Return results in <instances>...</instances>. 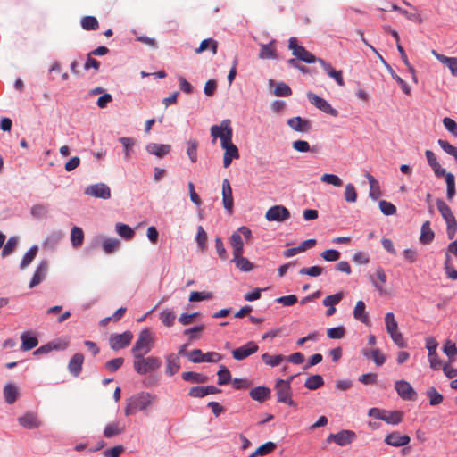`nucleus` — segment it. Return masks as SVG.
I'll return each mask as SVG.
<instances>
[{"instance_id":"4468645a","label":"nucleus","mask_w":457,"mask_h":457,"mask_svg":"<svg viewBox=\"0 0 457 457\" xmlns=\"http://www.w3.org/2000/svg\"><path fill=\"white\" fill-rule=\"evenodd\" d=\"M85 194L102 199H109L111 197V190L109 187L104 183H97L87 187Z\"/></svg>"},{"instance_id":"393cba45","label":"nucleus","mask_w":457,"mask_h":457,"mask_svg":"<svg viewBox=\"0 0 457 457\" xmlns=\"http://www.w3.org/2000/svg\"><path fill=\"white\" fill-rule=\"evenodd\" d=\"M261 49L259 52V58L262 60L266 59H276V40H271L268 44H261Z\"/></svg>"},{"instance_id":"de8ad7c7","label":"nucleus","mask_w":457,"mask_h":457,"mask_svg":"<svg viewBox=\"0 0 457 457\" xmlns=\"http://www.w3.org/2000/svg\"><path fill=\"white\" fill-rule=\"evenodd\" d=\"M427 396L429 399V404L432 406L440 404L444 400L443 395L435 387L428 389Z\"/></svg>"},{"instance_id":"a878e982","label":"nucleus","mask_w":457,"mask_h":457,"mask_svg":"<svg viewBox=\"0 0 457 457\" xmlns=\"http://www.w3.org/2000/svg\"><path fill=\"white\" fill-rule=\"evenodd\" d=\"M365 177L367 178L370 184V197L373 200H378L382 195L378 181L369 172H366Z\"/></svg>"},{"instance_id":"5701e85b","label":"nucleus","mask_w":457,"mask_h":457,"mask_svg":"<svg viewBox=\"0 0 457 457\" xmlns=\"http://www.w3.org/2000/svg\"><path fill=\"white\" fill-rule=\"evenodd\" d=\"M84 362V356L82 353H75L69 361L68 370L69 372L74 377H78L82 370V365Z\"/></svg>"},{"instance_id":"58836bf2","label":"nucleus","mask_w":457,"mask_h":457,"mask_svg":"<svg viewBox=\"0 0 457 457\" xmlns=\"http://www.w3.org/2000/svg\"><path fill=\"white\" fill-rule=\"evenodd\" d=\"M71 242L74 248H78L82 245L84 242V232L82 228L79 227H73L71 228Z\"/></svg>"},{"instance_id":"a18cd8bd","label":"nucleus","mask_w":457,"mask_h":457,"mask_svg":"<svg viewBox=\"0 0 457 457\" xmlns=\"http://www.w3.org/2000/svg\"><path fill=\"white\" fill-rule=\"evenodd\" d=\"M81 27L85 30H96L99 27L98 21L94 16H85L81 19Z\"/></svg>"},{"instance_id":"1a4fd4ad","label":"nucleus","mask_w":457,"mask_h":457,"mask_svg":"<svg viewBox=\"0 0 457 457\" xmlns=\"http://www.w3.org/2000/svg\"><path fill=\"white\" fill-rule=\"evenodd\" d=\"M395 388L398 395L406 401H414L417 397V393L411 385L403 379L397 380L395 383Z\"/></svg>"},{"instance_id":"9b49d317","label":"nucleus","mask_w":457,"mask_h":457,"mask_svg":"<svg viewBox=\"0 0 457 457\" xmlns=\"http://www.w3.org/2000/svg\"><path fill=\"white\" fill-rule=\"evenodd\" d=\"M133 338L130 331H125L122 334H113L110 337L109 344L112 350H120L127 347Z\"/></svg>"},{"instance_id":"09e8293b","label":"nucleus","mask_w":457,"mask_h":457,"mask_svg":"<svg viewBox=\"0 0 457 457\" xmlns=\"http://www.w3.org/2000/svg\"><path fill=\"white\" fill-rule=\"evenodd\" d=\"M38 251V248L37 245L32 246L23 256L21 262V268L25 269L27 266H29L33 260L35 259L37 253Z\"/></svg>"},{"instance_id":"cd10ccee","label":"nucleus","mask_w":457,"mask_h":457,"mask_svg":"<svg viewBox=\"0 0 457 457\" xmlns=\"http://www.w3.org/2000/svg\"><path fill=\"white\" fill-rule=\"evenodd\" d=\"M435 233L430 228V221L427 220L421 226L420 242L422 245H428L433 241Z\"/></svg>"},{"instance_id":"0e129e2a","label":"nucleus","mask_w":457,"mask_h":457,"mask_svg":"<svg viewBox=\"0 0 457 457\" xmlns=\"http://www.w3.org/2000/svg\"><path fill=\"white\" fill-rule=\"evenodd\" d=\"M124 363V359L121 357H118L112 360H110L105 362L104 367L110 372H115L118 370Z\"/></svg>"},{"instance_id":"864d4df0","label":"nucleus","mask_w":457,"mask_h":457,"mask_svg":"<svg viewBox=\"0 0 457 457\" xmlns=\"http://www.w3.org/2000/svg\"><path fill=\"white\" fill-rule=\"evenodd\" d=\"M212 297H213V295L211 292H207V291H202V292L193 291L189 295V301L190 302H198V301H203V300H211V299H212Z\"/></svg>"},{"instance_id":"0eeeda50","label":"nucleus","mask_w":457,"mask_h":457,"mask_svg":"<svg viewBox=\"0 0 457 457\" xmlns=\"http://www.w3.org/2000/svg\"><path fill=\"white\" fill-rule=\"evenodd\" d=\"M288 48L292 51L293 55L306 63H314L317 61V58L311 52L298 45L295 37L289 38Z\"/></svg>"},{"instance_id":"f3484780","label":"nucleus","mask_w":457,"mask_h":457,"mask_svg":"<svg viewBox=\"0 0 457 457\" xmlns=\"http://www.w3.org/2000/svg\"><path fill=\"white\" fill-rule=\"evenodd\" d=\"M411 441V438L407 435H401L400 432L395 431L390 434H388L385 439L384 442L388 445L395 447H400L408 445Z\"/></svg>"},{"instance_id":"c85d7f7f","label":"nucleus","mask_w":457,"mask_h":457,"mask_svg":"<svg viewBox=\"0 0 457 457\" xmlns=\"http://www.w3.org/2000/svg\"><path fill=\"white\" fill-rule=\"evenodd\" d=\"M353 314L355 320H360L364 324L369 323V316L366 312L365 303L363 301L360 300L356 303Z\"/></svg>"},{"instance_id":"b1692460","label":"nucleus","mask_w":457,"mask_h":457,"mask_svg":"<svg viewBox=\"0 0 457 457\" xmlns=\"http://www.w3.org/2000/svg\"><path fill=\"white\" fill-rule=\"evenodd\" d=\"M425 155L429 166L432 168L436 177L445 176V174L448 173L444 168L441 167L435 154L431 150H426Z\"/></svg>"},{"instance_id":"3c124183","label":"nucleus","mask_w":457,"mask_h":457,"mask_svg":"<svg viewBox=\"0 0 457 457\" xmlns=\"http://www.w3.org/2000/svg\"><path fill=\"white\" fill-rule=\"evenodd\" d=\"M320 181L326 184L332 185L337 187H340L343 185L342 179L334 174L325 173L320 177Z\"/></svg>"},{"instance_id":"e2e57ef3","label":"nucleus","mask_w":457,"mask_h":457,"mask_svg":"<svg viewBox=\"0 0 457 457\" xmlns=\"http://www.w3.org/2000/svg\"><path fill=\"white\" fill-rule=\"evenodd\" d=\"M291 94L290 87L284 82H279L275 87L274 95L276 96H289Z\"/></svg>"},{"instance_id":"72a5a7b5","label":"nucleus","mask_w":457,"mask_h":457,"mask_svg":"<svg viewBox=\"0 0 457 457\" xmlns=\"http://www.w3.org/2000/svg\"><path fill=\"white\" fill-rule=\"evenodd\" d=\"M4 396L7 403H14L18 397L17 386L12 383L6 384L4 387Z\"/></svg>"},{"instance_id":"79ce46f5","label":"nucleus","mask_w":457,"mask_h":457,"mask_svg":"<svg viewBox=\"0 0 457 457\" xmlns=\"http://www.w3.org/2000/svg\"><path fill=\"white\" fill-rule=\"evenodd\" d=\"M323 384L324 380L320 375H312L306 379L304 386L310 390H316Z\"/></svg>"},{"instance_id":"f257e3e1","label":"nucleus","mask_w":457,"mask_h":457,"mask_svg":"<svg viewBox=\"0 0 457 457\" xmlns=\"http://www.w3.org/2000/svg\"><path fill=\"white\" fill-rule=\"evenodd\" d=\"M211 136L213 137L212 142L220 137L221 147L225 150L223 154V166L228 168L234 159L239 158L238 148L232 143L233 129L231 128L230 120H223L220 125H213L210 129Z\"/></svg>"},{"instance_id":"bf43d9fd","label":"nucleus","mask_w":457,"mask_h":457,"mask_svg":"<svg viewBox=\"0 0 457 457\" xmlns=\"http://www.w3.org/2000/svg\"><path fill=\"white\" fill-rule=\"evenodd\" d=\"M443 351L449 357L450 361H452L457 355L456 345L451 340H446L444 345Z\"/></svg>"},{"instance_id":"a19ab883","label":"nucleus","mask_w":457,"mask_h":457,"mask_svg":"<svg viewBox=\"0 0 457 457\" xmlns=\"http://www.w3.org/2000/svg\"><path fill=\"white\" fill-rule=\"evenodd\" d=\"M286 359V357L282 354L278 355H270L269 353H263L262 355V361L270 367H277L281 364V362Z\"/></svg>"},{"instance_id":"a211bd4d","label":"nucleus","mask_w":457,"mask_h":457,"mask_svg":"<svg viewBox=\"0 0 457 457\" xmlns=\"http://www.w3.org/2000/svg\"><path fill=\"white\" fill-rule=\"evenodd\" d=\"M222 202L224 208L229 213H231L233 210L234 200L232 195V188L228 179H224L222 181Z\"/></svg>"},{"instance_id":"473e14b6","label":"nucleus","mask_w":457,"mask_h":457,"mask_svg":"<svg viewBox=\"0 0 457 457\" xmlns=\"http://www.w3.org/2000/svg\"><path fill=\"white\" fill-rule=\"evenodd\" d=\"M230 245L233 249V255H235V257L238 256V254H243L244 242L240 233L235 232L232 234L230 237Z\"/></svg>"},{"instance_id":"6ab92c4d","label":"nucleus","mask_w":457,"mask_h":457,"mask_svg":"<svg viewBox=\"0 0 457 457\" xmlns=\"http://www.w3.org/2000/svg\"><path fill=\"white\" fill-rule=\"evenodd\" d=\"M148 154L155 155L158 158H163L171 151V145L166 144L150 143L145 147Z\"/></svg>"},{"instance_id":"423d86ee","label":"nucleus","mask_w":457,"mask_h":457,"mask_svg":"<svg viewBox=\"0 0 457 457\" xmlns=\"http://www.w3.org/2000/svg\"><path fill=\"white\" fill-rule=\"evenodd\" d=\"M436 206L446 223V233L449 239H453L457 231V220L451 208L441 199L436 200Z\"/></svg>"},{"instance_id":"2f4dec72","label":"nucleus","mask_w":457,"mask_h":457,"mask_svg":"<svg viewBox=\"0 0 457 457\" xmlns=\"http://www.w3.org/2000/svg\"><path fill=\"white\" fill-rule=\"evenodd\" d=\"M252 399L258 402H264L270 397V389L266 386H256L249 393Z\"/></svg>"},{"instance_id":"dca6fc26","label":"nucleus","mask_w":457,"mask_h":457,"mask_svg":"<svg viewBox=\"0 0 457 457\" xmlns=\"http://www.w3.org/2000/svg\"><path fill=\"white\" fill-rule=\"evenodd\" d=\"M287 123L292 129L301 133L309 132L312 129V122L300 116L288 119Z\"/></svg>"},{"instance_id":"338daca9","label":"nucleus","mask_w":457,"mask_h":457,"mask_svg":"<svg viewBox=\"0 0 457 457\" xmlns=\"http://www.w3.org/2000/svg\"><path fill=\"white\" fill-rule=\"evenodd\" d=\"M120 245V241L117 239H105L103 242V249L106 253H113Z\"/></svg>"},{"instance_id":"680f3d73","label":"nucleus","mask_w":457,"mask_h":457,"mask_svg":"<svg viewBox=\"0 0 457 457\" xmlns=\"http://www.w3.org/2000/svg\"><path fill=\"white\" fill-rule=\"evenodd\" d=\"M438 145L440 147L449 155H452L454 157V159L457 161V147L451 145L448 141L439 139Z\"/></svg>"},{"instance_id":"4d7b16f0","label":"nucleus","mask_w":457,"mask_h":457,"mask_svg":"<svg viewBox=\"0 0 457 457\" xmlns=\"http://www.w3.org/2000/svg\"><path fill=\"white\" fill-rule=\"evenodd\" d=\"M217 375H218V384L220 386L227 385L231 379L230 371L224 365L220 366V370L218 371Z\"/></svg>"},{"instance_id":"e433bc0d","label":"nucleus","mask_w":457,"mask_h":457,"mask_svg":"<svg viewBox=\"0 0 457 457\" xmlns=\"http://www.w3.org/2000/svg\"><path fill=\"white\" fill-rule=\"evenodd\" d=\"M182 378L185 381L197 384L205 383L208 381L207 376L194 371H187L182 373Z\"/></svg>"},{"instance_id":"f8f14e48","label":"nucleus","mask_w":457,"mask_h":457,"mask_svg":"<svg viewBox=\"0 0 457 457\" xmlns=\"http://www.w3.org/2000/svg\"><path fill=\"white\" fill-rule=\"evenodd\" d=\"M290 212L283 205H274L270 207L265 214V218L269 221H278L282 222L286 220L289 219Z\"/></svg>"},{"instance_id":"aec40b11","label":"nucleus","mask_w":457,"mask_h":457,"mask_svg":"<svg viewBox=\"0 0 457 457\" xmlns=\"http://www.w3.org/2000/svg\"><path fill=\"white\" fill-rule=\"evenodd\" d=\"M47 270H48L47 261L40 262V263L37 265V267L34 272V275L32 277V279L29 283L30 288L37 286L45 279Z\"/></svg>"},{"instance_id":"052dcab7","label":"nucleus","mask_w":457,"mask_h":457,"mask_svg":"<svg viewBox=\"0 0 457 457\" xmlns=\"http://www.w3.org/2000/svg\"><path fill=\"white\" fill-rule=\"evenodd\" d=\"M195 240H196L200 249L202 251H204L206 248V244H207V233L205 232V230L204 229V228L202 226H199L197 228V234H196Z\"/></svg>"},{"instance_id":"ddd939ff","label":"nucleus","mask_w":457,"mask_h":457,"mask_svg":"<svg viewBox=\"0 0 457 457\" xmlns=\"http://www.w3.org/2000/svg\"><path fill=\"white\" fill-rule=\"evenodd\" d=\"M259 347L253 341H250L245 345L236 348L232 351V356L237 361H241L248 356L255 353L258 351Z\"/></svg>"},{"instance_id":"69168bd1","label":"nucleus","mask_w":457,"mask_h":457,"mask_svg":"<svg viewBox=\"0 0 457 457\" xmlns=\"http://www.w3.org/2000/svg\"><path fill=\"white\" fill-rule=\"evenodd\" d=\"M345 335V328L343 326L331 328L327 330V336L332 339H341Z\"/></svg>"},{"instance_id":"c03bdc74","label":"nucleus","mask_w":457,"mask_h":457,"mask_svg":"<svg viewBox=\"0 0 457 457\" xmlns=\"http://www.w3.org/2000/svg\"><path fill=\"white\" fill-rule=\"evenodd\" d=\"M119 141L122 144L124 148V159L129 161L131 157L132 147L135 145V140L131 137H120Z\"/></svg>"},{"instance_id":"39448f33","label":"nucleus","mask_w":457,"mask_h":457,"mask_svg":"<svg viewBox=\"0 0 457 457\" xmlns=\"http://www.w3.org/2000/svg\"><path fill=\"white\" fill-rule=\"evenodd\" d=\"M294 378L295 376H291L287 380L279 378L276 381L275 385L278 402L286 403L292 407L296 406V403L292 399L291 381Z\"/></svg>"},{"instance_id":"2eb2a0df","label":"nucleus","mask_w":457,"mask_h":457,"mask_svg":"<svg viewBox=\"0 0 457 457\" xmlns=\"http://www.w3.org/2000/svg\"><path fill=\"white\" fill-rule=\"evenodd\" d=\"M356 437V435L353 431L351 430H342L337 434H330L328 437V441H334L338 445L344 446L351 444Z\"/></svg>"},{"instance_id":"49530a36","label":"nucleus","mask_w":457,"mask_h":457,"mask_svg":"<svg viewBox=\"0 0 457 457\" xmlns=\"http://www.w3.org/2000/svg\"><path fill=\"white\" fill-rule=\"evenodd\" d=\"M117 233L123 238L129 240L134 237V230L128 225L123 223L116 224Z\"/></svg>"},{"instance_id":"bb28decb","label":"nucleus","mask_w":457,"mask_h":457,"mask_svg":"<svg viewBox=\"0 0 457 457\" xmlns=\"http://www.w3.org/2000/svg\"><path fill=\"white\" fill-rule=\"evenodd\" d=\"M436 58L443 64L446 65L453 76H457V57H447L436 51L432 52Z\"/></svg>"},{"instance_id":"37998d69","label":"nucleus","mask_w":457,"mask_h":457,"mask_svg":"<svg viewBox=\"0 0 457 457\" xmlns=\"http://www.w3.org/2000/svg\"><path fill=\"white\" fill-rule=\"evenodd\" d=\"M175 319H176L175 312L170 309H164L160 313V320H162L163 325H165L166 327L170 328V327L173 326L174 322H175Z\"/></svg>"},{"instance_id":"4c0bfd02","label":"nucleus","mask_w":457,"mask_h":457,"mask_svg":"<svg viewBox=\"0 0 457 457\" xmlns=\"http://www.w3.org/2000/svg\"><path fill=\"white\" fill-rule=\"evenodd\" d=\"M207 49H211L213 55L216 54L218 50V42L213 38L204 39L200 43L199 47L196 48L195 52L196 54H201Z\"/></svg>"},{"instance_id":"9d476101","label":"nucleus","mask_w":457,"mask_h":457,"mask_svg":"<svg viewBox=\"0 0 457 457\" xmlns=\"http://www.w3.org/2000/svg\"><path fill=\"white\" fill-rule=\"evenodd\" d=\"M18 423L21 427L26 429H37L41 427L42 421L37 413L33 411H27L18 418Z\"/></svg>"},{"instance_id":"412c9836","label":"nucleus","mask_w":457,"mask_h":457,"mask_svg":"<svg viewBox=\"0 0 457 457\" xmlns=\"http://www.w3.org/2000/svg\"><path fill=\"white\" fill-rule=\"evenodd\" d=\"M166 369L165 372L168 376L175 375L180 369V359L175 353H170L165 357Z\"/></svg>"},{"instance_id":"8fccbe9b","label":"nucleus","mask_w":457,"mask_h":457,"mask_svg":"<svg viewBox=\"0 0 457 457\" xmlns=\"http://www.w3.org/2000/svg\"><path fill=\"white\" fill-rule=\"evenodd\" d=\"M445 182L447 186V199L452 200L455 195V179L452 173L445 174Z\"/></svg>"},{"instance_id":"6e6d98bb","label":"nucleus","mask_w":457,"mask_h":457,"mask_svg":"<svg viewBox=\"0 0 457 457\" xmlns=\"http://www.w3.org/2000/svg\"><path fill=\"white\" fill-rule=\"evenodd\" d=\"M344 196L347 203H355L357 201V192L353 184L345 185Z\"/></svg>"},{"instance_id":"f704fd0d","label":"nucleus","mask_w":457,"mask_h":457,"mask_svg":"<svg viewBox=\"0 0 457 457\" xmlns=\"http://www.w3.org/2000/svg\"><path fill=\"white\" fill-rule=\"evenodd\" d=\"M232 262H235L240 271L249 272L253 269V264L247 258L243 257L242 254H238L237 257L233 255Z\"/></svg>"},{"instance_id":"c9c22d12","label":"nucleus","mask_w":457,"mask_h":457,"mask_svg":"<svg viewBox=\"0 0 457 457\" xmlns=\"http://www.w3.org/2000/svg\"><path fill=\"white\" fill-rule=\"evenodd\" d=\"M21 349L22 351H29L35 348L38 345V340L36 337H31L29 333H23L21 336Z\"/></svg>"},{"instance_id":"4be33fe9","label":"nucleus","mask_w":457,"mask_h":457,"mask_svg":"<svg viewBox=\"0 0 457 457\" xmlns=\"http://www.w3.org/2000/svg\"><path fill=\"white\" fill-rule=\"evenodd\" d=\"M344 294L342 292L328 295L323 300V305L328 307L326 311V315L328 317L332 316L336 312L335 305L338 304L340 301L343 299Z\"/></svg>"},{"instance_id":"20e7f679","label":"nucleus","mask_w":457,"mask_h":457,"mask_svg":"<svg viewBox=\"0 0 457 457\" xmlns=\"http://www.w3.org/2000/svg\"><path fill=\"white\" fill-rule=\"evenodd\" d=\"M162 366V360L156 356L141 355V357H134L133 368L139 375H145L150 372L156 371Z\"/></svg>"},{"instance_id":"c756f323","label":"nucleus","mask_w":457,"mask_h":457,"mask_svg":"<svg viewBox=\"0 0 457 457\" xmlns=\"http://www.w3.org/2000/svg\"><path fill=\"white\" fill-rule=\"evenodd\" d=\"M125 429L124 425H122L120 422H112L106 425L104 430V436L106 438H111L115 436H118L121 434Z\"/></svg>"},{"instance_id":"774afa93","label":"nucleus","mask_w":457,"mask_h":457,"mask_svg":"<svg viewBox=\"0 0 457 457\" xmlns=\"http://www.w3.org/2000/svg\"><path fill=\"white\" fill-rule=\"evenodd\" d=\"M443 124L451 134L457 137V123L453 119L448 117L444 118Z\"/></svg>"},{"instance_id":"6e6552de","label":"nucleus","mask_w":457,"mask_h":457,"mask_svg":"<svg viewBox=\"0 0 457 457\" xmlns=\"http://www.w3.org/2000/svg\"><path fill=\"white\" fill-rule=\"evenodd\" d=\"M307 98L312 104L316 106L319 110L322 111L323 112L330 114L333 117H337L338 115V112L336 109H334L328 102H327L324 98L320 97L316 94L312 92H308Z\"/></svg>"},{"instance_id":"7c9ffc66","label":"nucleus","mask_w":457,"mask_h":457,"mask_svg":"<svg viewBox=\"0 0 457 457\" xmlns=\"http://www.w3.org/2000/svg\"><path fill=\"white\" fill-rule=\"evenodd\" d=\"M362 354L368 359H372L377 366H381L386 361L385 354L379 349H363Z\"/></svg>"},{"instance_id":"ea45409f","label":"nucleus","mask_w":457,"mask_h":457,"mask_svg":"<svg viewBox=\"0 0 457 457\" xmlns=\"http://www.w3.org/2000/svg\"><path fill=\"white\" fill-rule=\"evenodd\" d=\"M403 412L401 411H387L384 416V421L387 424L397 425L403 421Z\"/></svg>"},{"instance_id":"5fc2aeb1","label":"nucleus","mask_w":457,"mask_h":457,"mask_svg":"<svg viewBox=\"0 0 457 457\" xmlns=\"http://www.w3.org/2000/svg\"><path fill=\"white\" fill-rule=\"evenodd\" d=\"M187 154L191 160L192 162H195L197 161V147L198 143L195 139L189 140L187 142Z\"/></svg>"},{"instance_id":"13d9d810","label":"nucleus","mask_w":457,"mask_h":457,"mask_svg":"<svg viewBox=\"0 0 457 457\" xmlns=\"http://www.w3.org/2000/svg\"><path fill=\"white\" fill-rule=\"evenodd\" d=\"M378 206L383 214L389 216L396 213V207L390 202L380 200Z\"/></svg>"},{"instance_id":"7ed1b4c3","label":"nucleus","mask_w":457,"mask_h":457,"mask_svg":"<svg viewBox=\"0 0 457 457\" xmlns=\"http://www.w3.org/2000/svg\"><path fill=\"white\" fill-rule=\"evenodd\" d=\"M154 345V337L151 330H142L135 345L131 348L133 357H141V355H146Z\"/></svg>"},{"instance_id":"f03ea898","label":"nucleus","mask_w":457,"mask_h":457,"mask_svg":"<svg viewBox=\"0 0 457 457\" xmlns=\"http://www.w3.org/2000/svg\"><path fill=\"white\" fill-rule=\"evenodd\" d=\"M156 396L150 393H140L131 396L125 407L127 416L144 411L155 402Z\"/></svg>"},{"instance_id":"603ef678","label":"nucleus","mask_w":457,"mask_h":457,"mask_svg":"<svg viewBox=\"0 0 457 457\" xmlns=\"http://www.w3.org/2000/svg\"><path fill=\"white\" fill-rule=\"evenodd\" d=\"M385 325L388 334L398 330V324L393 312H387L386 314Z\"/></svg>"}]
</instances>
